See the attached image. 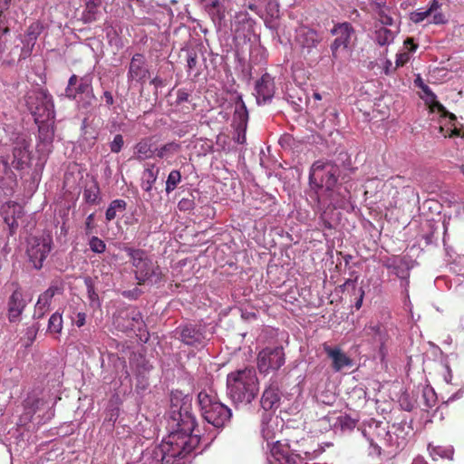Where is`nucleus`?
Segmentation results:
<instances>
[{
    "instance_id": "obj_47",
    "label": "nucleus",
    "mask_w": 464,
    "mask_h": 464,
    "mask_svg": "<svg viewBox=\"0 0 464 464\" xmlns=\"http://www.w3.org/2000/svg\"><path fill=\"white\" fill-rule=\"evenodd\" d=\"M38 26L34 27V25H31L28 28V32L26 34V40L25 42H28V44L34 45L35 41L39 35V32L37 31Z\"/></svg>"
},
{
    "instance_id": "obj_27",
    "label": "nucleus",
    "mask_w": 464,
    "mask_h": 464,
    "mask_svg": "<svg viewBox=\"0 0 464 464\" xmlns=\"http://www.w3.org/2000/svg\"><path fill=\"white\" fill-rule=\"evenodd\" d=\"M181 149V145L177 141H170L156 149V156L160 159H168L174 156Z\"/></svg>"
},
{
    "instance_id": "obj_50",
    "label": "nucleus",
    "mask_w": 464,
    "mask_h": 464,
    "mask_svg": "<svg viewBox=\"0 0 464 464\" xmlns=\"http://www.w3.org/2000/svg\"><path fill=\"white\" fill-rule=\"evenodd\" d=\"M432 20L430 22V24H444L447 23V19L441 12H439L438 10L432 14Z\"/></svg>"
},
{
    "instance_id": "obj_57",
    "label": "nucleus",
    "mask_w": 464,
    "mask_h": 464,
    "mask_svg": "<svg viewBox=\"0 0 464 464\" xmlns=\"http://www.w3.org/2000/svg\"><path fill=\"white\" fill-rule=\"evenodd\" d=\"M38 329H39V326L37 324L27 328L26 335L31 342H33L34 340L36 334L38 332Z\"/></svg>"
},
{
    "instance_id": "obj_23",
    "label": "nucleus",
    "mask_w": 464,
    "mask_h": 464,
    "mask_svg": "<svg viewBox=\"0 0 464 464\" xmlns=\"http://www.w3.org/2000/svg\"><path fill=\"white\" fill-rule=\"evenodd\" d=\"M160 169L156 167L155 164L148 165L147 168L142 172L141 188L149 195L151 194L153 186L157 181Z\"/></svg>"
},
{
    "instance_id": "obj_40",
    "label": "nucleus",
    "mask_w": 464,
    "mask_h": 464,
    "mask_svg": "<svg viewBox=\"0 0 464 464\" xmlns=\"http://www.w3.org/2000/svg\"><path fill=\"white\" fill-rule=\"evenodd\" d=\"M436 454L440 456L442 459H453L454 450L451 446L449 447H442V446H437L432 448L431 455Z\"/></svg>"
},
{
    "instance_id": "obj_3",
    "label": "nucleus",
    "mask_w": 464,
    "mask_h": 464,
    "mask_svg": "<svg viewBox=\"0 0 464 464\" xmlns=\"http://www.w3.org/2000/svg\"><path fill=\"white\" fill-rule=\"evenodd\" d=\"M269 420V414H263L261 420V434L264 440H266L267 446L272 443L270 450L271 456L279 464H298L299 461L304 459V458H302V454H304L305 457L313 455V458H315L322 452L321 450H314L311 453L304 449H297L296 445H298L299 442H302V445L306 442V440L304 438H302L301 440L288 439L286 444H281L278 440L273 441L274 434L270 430Z\"/></svg>"
},
{
    "instance_id": "obj_24",
    "label": "nucleus",
    "mask_w": 464,
    "mask_h": 464,
    "mask_svg": "<svg viewBox=\"0 0 464 464\" xmlns=\"http://www.w3.org/2000/svg\"><path fill=\"white\" fill-rule=\"evenodd\" d=\"M101 4L102 0H87L85 9L82 12V20L85 24H90L99 19Z\"/></svg>"
},
{
    "instance_id": "obj_59",
    "label": "nucleus",
    "mask_w": 464,
    "mask_h": 464,
    "mask_svg": "<svg viewBox=\"0 0 464 464\" xmlns=\"http://www.w3.org/2000/svg\"><path fill=\"white\" fill-rule=\"evenodd\" d=\"M396 263H397V256H393V257H391V258H387L383 262V266L387 269L392 270L394 268Z\"/></svg>"
},
{
    "instance_id": "obj_60",
    "label": "nucleus",
    "mask_w": 464,
    "mask_h": 464,
    "mask_svg": "<svg viewBox=\"0 0 464 464\" xmlns=\"http://www.w3.org/2000/svg\"><path fill=\"white\" fill-rule=\"evenodd\" d=\"M225 7L224 5L221 3L220 0H212L208 5L207 10L208 9H217V8H222Z\"/></svg>"
},
{
    "instance_id": "obj_45",
    "label": "nucleus",
    "mask_w": 464,
    "mask_h": 464,
    "mask_svg": "<svg viewBox=\"0 0 464 464\" xmlns=\"http://www.w3.org/2000/svg\"><path fill=\"white\" fill-rule=\"evenodd\" d=\"M178 208L180 211L192 210L195 208L194 198H183L178 203Z\"/></svg>"
},
{
    "instance_id": "obj_18",
    "label": "nucleus",
    "mask_w": 464,
    "mask_h": 464,
    "mask_svg": "<svg viewBox=\"0 0 464 464\" xmlns=\"http://www.w3.org/2000/svg\"><path fill=\"white\" fill-rule=\"evenodd\" d=\"M368 335H371L376 343H379V355L382 360L385 358L388 353L386 343L389 339L387 331L383 326L379 324H369L365 327Z\"/></svg>"
},
{
    "instance_id": "obj_13",
    "label": "nucleus",
    "mask_w": 464,
    "mask_h": 464,
    "mask_svg": "<svg viewBox=\"0 0 464 464\" xmlns=\"http://www.w3.org/2000/svg\"><path fill=\"white\" fill-rule=\"evenodd\" d=\"M31 139L24 133H19L14 140L12 165L16 169H24L29 166L31 161V151L29 150Z\"/></svg>"
},
{
    "instance_id": "obj_28",
    "label": "nucleus",
    "mask_w": 464,
    "mask_h": 464,
    "mask_svg": "<svg viewBox=\"0 0 464 464\" xmlns=\"http://www.w3.org/2000/svg\"><path fill=\"white\" fill-rule=\"evenodd\" d=\"M440 4L438 0H433L429 8L423 11H416L411 14V20L415 24H420L426 18L430 17L434 12L440 8Z\"/></svg>"
},
{
    "instance_id": "obj_58",
    "label": "nucleus",
    "mask_w": 464,
    "mask_h": 464,
    "mask_svg": "<svg viewBox=\"0 0 464 464\" xmlns=\"http://www.w3.org/2000/svg\"><path fill=\"white\" fill-rule=\"evenodd\" d=\"M141 291L138 288H135L133 290H130V291H125L123 292V295L125 297H128V298H132V299H136L139 297V295H140Z\"/></svg>"
},
{
    "instance_id": "obj_34",
    "label": "nucleus",
    "mask_w": 464,
    "mask_h": 464,
    "mask_svg": "<svg viewBox=\"0 0 464 464\" xmlns=\"http://www.w3.org/2000/svg\"><path fill=\"white\" fill-rule=\"evenodd\" d=\"M181 182V174L178 169H173L169 172L167 180L165 191L169 195L176 189L178 185Z\"/></svg>"
},
{
    "instance_id": "obj_16",
    "label": "nucleus",
    "mask_w": 464,
    "mask_h": 464,
    "mask_svg": "<svg viewBox=\"0 0 464 464\" xmlns=\"http://www.w3.org/2000/svg\"><path fill=\"white\" fill-rule=\"evenodd\" d=\"M27 305L24 294L18 285L13 291L7 302V316L10 323L20 321L21 315Z\"/></svg>"
},
{
    "instance_id": "obj_11",
    "label": "nucleus",
    "mask_w": 464,
    "mask_h": 464,
    "mask_svg": "<svg viewBox=\"0 0 464 464\" xmlns=\"http://www.w3.org/2000/svg\"><path fill=\"white\" fill-rule=\"evenodd\" d=\"M285 355L283 347H266L257 356V368L260 373H268L270 371H277L284 365Z\"/></svg>"
},
{
    "instance_id": "obj_20",
    "label": "nucleus",
    "mask_w": 464,
    "mask_h": 464,
    "mask_svg": "<svg viewBox=\"0 0 464 464\" xmlns=\"http://www.w3.org/2000/svg\"><path fill=\"white\" fill-rule=\"evenodd\" d=\"M296 41L303 49L311 52L312 49L315 48L320 44L322 37L315 30L303 27L297 32Z\"/></svg>"
},
{
    "instance_id": "obj_61",
    "label": "nucleus",
    "mask_w": 464,
    "mask_h": 464,
    "mask_svg": "<svg viewBox=\"0 0 464 464\" xmlns=\"http://www.w3.org/2000/svg\"><path fill=\"white\" fill-rule=\"evenodd\" d=\"M363 295H364V291L363 289L361 287L359 289V297L358 299L356 300L355 304H354V306L355 308L358 310L362 307V300H363Z\"/></svg>"
},
{
    "instance_id": "obj_6",
    "label": "nucleus",
    "mask_w": 464,
    "mask_h": 464,
    "mask_svg": "<svg viewBox=\"0 0 464 464\" xmlns=\"http://www.w3.org/2000/svg\"><path fill=\"white\" fill-rule=\"evenodd\" d=\"M198 403L203 419L216 429H222L230 422L231 409L219 401L212 391L198 392Z\"/></svg>"
},
{
    "instance_id": "obj_31",
    "label": "nucleus",
    "mask_w": 464,
    "mask_h": 464,
    "mask_svg": "<svg viewBox=\"0 0 464 464\" xmlns=\"http://www.w3.org/2000/svg\"><path fill=\"white\" fill-rule=\"evenodd\" d=\"M59 291V287L57 286H50L48 289H46L43 294H41L38 297V300L36 302V306L38 309H41L42 307L45 308L46 310L49 309V306L51 304L52 299L55 295V294Z\"/></svg>"
},
{
    "instance_id": "obj_2",
    "label": "nucleus",
    "mask_w": 464,
    "mask_h": 464,
    "mask_svg": "<svg viewBox=\"0 0 464 464\" xmlns=\"http://www.w3.org/2000/svg\"><path fill=\"white\" fill-rule=\"evenodd\" d=\"M339 173V167L331 161L318 160L312 165L309 185L314 192L311 198L319 205H332L334 208H342L344 205L349 191L346 188L341 191V188L336 187Z\"/></svg>"
},
{
    "instance_id": "obj_41",
    "label": "nucleus",
    "mask_w": 464,
    "mask_h": 464,
    "mask_svg": "<svg viewBox=\"0 0 464 464\" xmlns=\"http://www.w3.org/2000/svg\"><path fill=\"white\" fill-rule=\"evenodd\" d=\"M90 249L97 254H102L106 249V244L103 240L99 238L98 237H92L89 241Z\"/></svg>"
},
{
    "instance_id": "obj_21",
    "label": "nucleus",
    "mask_w": 464,
    "mask_h": 464,
    "mask_svg": "<svg viewBox=\"0 0 464 464\" xmlns=\"http://www.w3.org/2000/svg\"><path fill=\"white\" fill-rule=\"evenodd\" d=\"M248 122V111L241 96L237 97L233 114V126L235 129H246Z\"/></svg>"
},
{
    "instance_id": "obj_48",
    "label": "nucleus",
    "mask_w": 464,
    "mask_h": 464,
    "mask_svg": "<svg viewBox=\"0 0 464 464\" xmlns=\"http://www.w3.org/2000/svg\"><path fill=\"white\" fill-rule=\"evenodd\" d=\"M246 129H235L234 140L238 144H244L246 142Z\"/></svg>"
},
{
    "instance_id": "obj_43",
    "label": "nucleus",
    "mask_w": 464,
    "mask_h": 464,
    "mask_svg": "<svg viewBox=\"0 0 464 464\" xmlns=\"http://www.w3.org/2000/svg\"><path fill=\"white\" fill-rule=\"evenodd\" d=\"M124 145V140L121 134L114 136L113 140L110 143L111 151L113 153H119Z\"/></svg>"
},
{
    "instance_id": "obj_9",
    "label": "nucleus",
    "mask_w": 464,
    "mask_h": 464,
    "mask_svg": "<svg viewBox=\"0 0 464 464\" xmlns=\"http://www.w3.org/2000/svg\"><path fill=\"white\" fill-rule=\"evenodd\" d=\"M330 33L335 36L330 45L331 59L335 63L341 59L344 51L352 49L353 42L356 40V34L353 26L348 22L335 24Z\"/></svg>"
},
{
    "instance_id": "obj_17",
    "label": "nucleus",
    "mask_w": 464,
    "mask_h": 464,
    "mask_svg": "<svg viewBox=\"0 0 464 464\" xmlns=\"http://www.w3.org/2000/svg\"><path fill=\"white\" fill-rule=\"evenodd\" d=\"M255 91L257 104H266L271 102L275 94V82L271 75L263 74L256 82Z\"/></svg>"
},
{
    "instance_id": "obj_30",
    "label": "nucleus",
    "mask_w": 464,
    "mask_h": 464,
    "mask_svg": "<svg viewBox=\"0 0 464 464\" xmlns=\"http://www.w3.org/2000/svg\"><path fill=\"white\" fill-rule=\"evenodd\" d=\"M100 188L96 182L85 186L83 191V198L88 204H98L100 200Z\"/></svg>"
},
{
    "instance_id": "obj_5",
    "label": "nucleus",
    "mask_w": 464,
    "mask_h": 464,
    "mask_svg": "<svg viewBox=\"0 0 464 464\" xmlns=\"http://www.w3.org/2000/svg\"><path fill=\"white\" fill-rule=\"evenodd\" d=\"M122 250L130 257V262L134 267V276L138 285H156L160 282L161 269L157 263L150 258L146 251L128 246H123Z\"/></svg>"
},
{
    "instance_id": "obj_32",
    "label": "nucleus",
    "mask_w": 464,
    "mask_h": 464,
    "mask_svg": "<svg viewBox=\"0 0 464 464\" xmlns=\"http://www.w3.org/2000/svg\"><path fill=\"white\" fill-rule=\"evenodd\" d=\"M127 203L123 199L112 200L105 213L106 220L111 221L115 218L117 212H123L126 209Z\"/></svg>"
},
{
    "instance_id": "obj_8",
    "label": "nucleus",
    "mask_w": 464,
    "mask_h": 464,
    "mask_svg": "<svg viewBox=\"0 0 464 464\" xmlns=\"http://www.w3.org/2000/svg\"><path fill=\"white\" fill-rule=\"evenodd\" d=\"M25 102L35 123L47 122L55 116L53 96L46 89H35L27 93Z\"/></svg>"
},
{
    "instance_id": "obj_49",
    "label": "nucleus",
    "mask_w": 464,
    "mask_h": 464,
    "mask_svg": "<svg viewBox=\"0 0 464 464\" xmlns=\"http://www.w3.org/2000/svg\"><path fill=\"white\" fill-rule=\"evenodd\" d=\"M266 11L271 17L278 16L279 5L276 1H269L266 5Z\"/></svg>"
},
{
    "instance_id": "obj_51",
    "label": "nucleus",
    "mask_w": 464,
    "mask_h": 464,
    "mask_svg": "<svg viewBox=\"0 0 464 464\" xmlns=\"http://www.w3.org/2000/svg\"><path fill=\"white\" fill-rule=\"evenodd\" d=\"M409 60L410 54L408 53H398L395 61L396 67L403 66Z\"/></svg>"
},
{
    "instance_id": "obj_64",
    "label": "nucleus",
    "mask_w": 464,
    "mask_h": 464,
    "mask_svg": "<svg viewBox=\"0 0 464 464\" xmlns=\"http://www.w3.org/2000/svg\"><path fill=\"white\" fill-rule=\"evenodd\" d=\"M411 464H428V462L422 457H417Z\"/></svg>"
},
{
    "instance_id": "obj_29",
    "label": "nucleus",
    "mask_w": 464,
    "mask_h": 464,
    "mask_svg": "<svg viewBox=\"0 0 464 464\" xmlns=\"http://www.w3.org/2000/svg\"><path fill=\"white\" fill-rule=\"evenodd\" d=\"M394 39V32L386 27L381 25L380 27L376 26L375 29V41L381 46L390 44L393 42Z\"/></svg>"
},
{
    "instance_id": "obj_39",
    "label": "nucleus",
    "mask_w": 464,
    "mask_h": 464,
    "mask_svg": "<svg viewBox=\"0 0 464 464\" xmlns=\"http://www.w3.org/2000/svg\"><path fill=\"white\" fill-rule=\"evenodd\" d=\"M198 65V53L194 49L187 50V72L191 74L195 72Z\"/></svg>"
},
{
    "instance_id": "obj_44",
    "label": "nucleus",
    "mask_w": 464,
    "mask_h": 464,
    "mask_svg": "<svg viewBox=\"0 0 464 464\" xmlns=\"http://www.w3.org/2000/svg\"><path fill=\"white\" fill-rule=\"evenodd\" d=\"M416 86H418L419 88H420L422 90V92L425 93V95L427 96V98L430 100V101H434L436 99V95L434 94V92L430 90V88L426 85L421 78L418 77L415 81H414Z\"/></svg>"
},
{
    "instance_id": "obj_22",
    "label": "nucleus",
    "mask_w": 464,
    "mask_h": 464,
    "mask_svg": "<svg viewBox=\"0 0 464 464\" xmlns=\"http://www.w3.org/2000/svg\"><path fill=\"white\" fill-rule=\"evenodd\" d=\"M411 266L410 257L397 256V263L392 272L401 280V285L402 287L406 288L409 285L410 270Z\"/></svg>"
},
{
    "instance_id": "obj_54",
    "label": "nucleus",
    "mask_w": 464,
    "mask_h": 464,
    "mask_svg": "<svg viewBox=\"0 0 464 464\" xmlns=\"http://www.w3.org/2000/svg\"><path fill=\"white\" fill-rule=\"evenodd\" d=\"M434 392L432 390L430 391H425L424 393H423V397L425 398L426 400V405L428 407H432L434 406V402H435V399H434Z\"/></svg>"
},
{
    "instance_id": "obj_12",
    "label": "nucleus",
    "mask_w": 464,
    "mask_h": 464,
    "mask_svg": "<svg viewBox=\"0 0 464 464\" xmlns=\"http://www.w3.org/2000/svg\"><path fill=\"white\" fill-rule=\"evenodd\" d=\"M176 335L184 344L193 347H203L208 338L205 326L201 324H185L176 329Z\"/></svg>"
},
{
    "instance_id": "obj_53",
    "label": "nucleus",
    "mask_w": 464,
    "mask_h": 464,
    "mask_svg": "<svg viewBox=\"0 0 464 464\" xmlns=\"http://www.w3.org/2000/svg\"><path fill=\"white\" fill-rule=\"evenodd\" d=\"M101 98L105 101V105L107 107H111L114 104L113 95H112L111 92H110L108 90L103 91Z\"/></svg>"
},
{
    "instance_id": "obj_10",
    "label": "nucleus",
    "mask_w": 464,
    "mask_h": 464,
    "mask_svg": "<svg viewBox=\"0 0 464 464\" xmlns=\"http://www.w3.org/2000/svg\"><path fill=\"white\" fill-rule=\"evenodd\" d=\"M53 248V239L50 236L30 237L26 241V256L29 263L36 270H40L44 260Z\"/></svg>"
},
{
    "instance_id": "obj_42",
    "label": "nucleus",
    "mask_w": 464,
    "mask_h": 464,
    "mask_svg": "<svg viewBox=\"0 0 464 464\" xmlns=\"http://www.w3.org/2000/svg\"><path fill=\"white\" fill-rule=\"evenodd\" d=\"M225 12L226 7L217 8V9H208V13L211 16L212 21L217 24H220L222 21L225 19Z\"/></svg>"
},
{
    "instance_id": "obj_4",
    "label": "nucleus",
    "mask_w": 464,
    "mask_h": 464,
    "mask_svg": "<svg viewBox=\"0 0 464 464\" xmlns=\"http://www.w3.org/2000/svg\"><path fill=\"white\" fill-rule=\"evenodd\" d=\"M259 392V382L253 367L231 372L227 376V394L235 405L251 403Z\"/></svg>"
},
{
    "instance_id": "obj_56",
    "label": "nucleus",
    "mask_w": 464,
    "mask_h": 464,
    "mask_svg": "<svg viewBox=\"0 0 464 464\" xmlns=\"http://www.w3.org/2000/svg\"><path fill=\"white\" fill-rule=\"evenodd\" d=\"M85 321H86V314L83 313V312H79L77 313L76 314V318H75V324L78 326V327H82L85 324Z\"/></svg>"
},
{
    "instance_id": "obj_35",
    "label": "nucleus",
    "mask_w": 464,
    "mask_h": 464,
    "mask_svg": "<svg viewBox=\"0 0 464 464\" xmlns=\"http://www.w3.org/2000/svg\"><path fill=\"white\" fill-rule=\"evenodd\" d=\"M63 329V317L58 312L51 315L48 321L47 332L49 334H61Z\"/></svg>"
},
{
    "instance_id": "obj_62",
    "label": "nucleus",
    "mask_w": 464,
    "mask_h": 464,
    "mask_svg": "<svg viewBox=\"0 0 464 464\" xmlns=\"http://www.w3.org/2000/svg\"><path fill=\"white\" fill-rule=\"evenodd\" d=\"M46 311L47 310L45 308L42 307L41 309H38L37 306L35 305L34 318H35V319L42 318L44 315Z\"/></svg>"
},
{
    "instance_id": "obj_14",
    "label": "nucleus",
    "mask_w": 464,
    "mask_h": 464,
    "mask_svg": "<svg viewBox=\"0 0 464 464\" xmlns=\"http://www.w3.org/2000/svg\"><path fill=\"white\" fill-rule=\"evenodd\" d=\"M281 392L277 377L276 375L269 379L263 392L260 405L266 411L276 410L280 406Z\"/></svg>"
},
{
    "instance_id": "obj_46",
    "label": "nucleus",
    "mask_w": 464,
    "mask_h": 464,
    "mask_svg": "<svg viewBox=\"0 0 464 464\" xmlns=\"http://www.w3.org/2000/svg\"><path fill=\"white\" fill-rule=\"evenodd\" d=\"M377 14H378L379 21L381 22L382 26L392 25L393 24L392 17L390 16L383 8L379 7V11H378Z\"/></svg>"
},
{
    "instance_id": "obj_26",
    "label": "nucleus",
    "mask_w": 464,
    "mask_h": 464,
    "mask_svg": "<svg viewBox=\"0 0 464 464\" xmlns=\"http://www.w3.org/2000/svg\"><path fill=\"white\" fill-rule=\"evenodd\" d=\"M134 154L140 161L151 158L153 151L150 140L144 139L139 141L134 147Z\"/></svg>"
},
{
    "instance_id": "obj_25",
    "label": "nucleus",
    "mask_w": 464,
    "mask_h": 464,
    "mask_svg": "<svg viewBox=\"0 0 464 464\" xmlns=\"http://www.w3.org/2000/svg\"><path fill=\"white\" fill-rule=\"evenodd\" d=\"M44 404L45 401L43 399L37 397L34 393H30L24 401V408L26 411L25 413L32 417L42 409Z\"/></svg>"
},
{
    "instance_id": "obj_19",
    "label": "nucleus",
    "mask_w": 464,
    "mask_h": 464,
    "mask_svg": "<svg viewBox=\"0 0 464 464\" xmlns=\"http://www.w3.org/2000/svg\"><path fill=\"white\" fill-rule=\"evenodd\" d=\"M324 352L332 360V367L335 372H340L345 367L353 366V360L348 357L340 348L324 345Z\"/></svg>"
},
{
    "instance_id": "obj_38",
    "label": "nucleus",
    "mask_w": 464,
    "mask_h": 464,
    "mask_svg": "<svg viewBox=\"0 0 464 464\" xmlns=\"http://www.w3.org/2000/svg\"><path fill=\"white\" fill-rule=\"evenodd\" d=\"M127 317L131 320V323L129 325L131 329L137 328L138 331L143 330L145 325L141 314L139 311H131L130 313L127 314Z\"/></svg>"
},
{
    "instance_id": "obj_63",
    "label": "nucleus",
    "mask_w": 464,
    "mask_h": 464,
    "mask_svg": "<svg viewBox=\"0 0 464 464\" xmlns=\"http://www.w3.org/2000/svg\"><path fill=\"white\" fill-rule=\"evenodd\" d=\"M356 281H357V276H355L354 279H352V278H349L347 279L344 284H343V287H352L353 289H355V286H356Z\"/></svg>"
},
{
    "instance_id": "obj_52",
    "label": "nucleus",
    "mask_w": 464,
    "mask_h": 464,
    "mask_svg": "<svg viewBox=\"0 0 464 464\" xmlns=\"http://www.w3.org/2000/svg\"><path fill=\"white\" fill-rule=\"evenodd\" d=\"M188 97H189V94H188V92L186 90L179 89L177 92L176 103L177 104H180L182 102H188Z\"/></svg>"
},
{
    "instance_id": "obj_33",
    "label": "nucleus",
    "mask_w": 464,
    "mask_h": 464,
    "mask_svg": "<svg viewBox=\"0 0 464 464\" xmlns=\"http://www.w3.org/2000/svg\"><path fill=\"white\" fill-rule=\"evenodd\" d=\"M37 124H39V140L44 144H51L54 136L53 127L47 122H38Z\"/></svg>"
},
{
    "instance_id": "obj_1",
    "label": "nucleus",
    "mask_w": 464,
    "mask_h": 464,
    "mask_svg": "<svg viewBox=\"0 0 464 464\" xmlns=\"http://www.w3.org/2000/svg\"><path fill=\"white\" fill-rule=\"evenodd\" d=\"M195 427L192 396L178 390L172 392L168 418V438L143 454L142 464H173L176 459L184 458L199 443V435L193 434Z\"/></svg>"
},
{
    "instance_id": "obj_37",
    "label": "nucleus",
    "mask_w": 464,
    "mask_h": 464,
    "mask_svg": "<svg viewBox=\"0 0 464 464\" xmlns=\"http://www.w3.org/2000/svg\"><path fill=\"white\" fill-rule=\"evenodd\" d=\"M335 426L341 428L342 430H353L356 426V420L348 415H342L337 418Z\"/></svg>"
},
{
    "instance_id": "obj_7",
    "label": "nucleus",
    "mask_w": 464,
    "mask_h": 464,
    "mask_svg": "<svg viewBox=\"0 0 464 464\" xmlns=\"http://www.w3.org/2000/svg\"><path fill=\"white\" fill-rule=\"evenodd\" d=\"M93 77L91 74L71 75L64 90V96L75 101L80 111L88 113L93 108L96 96L92 87Z\"/></svg>"
},
{
    "instance_id": "obj_15",
    "label": "nucleus",
    "mask_w": 464,
    "mask_h": 464,
    "mask_svg": "<svg viewBox=\"0 0 464 464\" xmlns=\"http://www.w3.org/2000/svg\"><path fill=\"white\" fill-rule=\"evenodd\" d=\"M150 76L146 58L141 53H135L130 63L128 70V82L132 81L143 83Z\"/></svg>"
},
{
    "instance_id": "obj_36",
    "label": "nucleus",
    "mask_w": 464,
    "mask_h": 464,
    "mask_svg": "<svg viewBox=\"0 0 464 464\" xmlns=\"http://www.w3.org/2000/svg\"><path fill=\"white\" fill-rule=\"evenodd\" d=\"M84 285L87 289V295L91 304L93 305L94 304H97V305H100L99 295L95 291L94 280L90 276H86L84 278Z\"/></svg>"
},
{
    "instance_id": "obj_55",
    "label": "nucleus",
    "mask_w": 464,
    "mask_h": 464,
    "mask_svg": "<svg viewBox=\"0 0 464 464\" xmlns=\"http://www.w3.org/2000/svg\"><path fill=\"white\" fill-rule=\"evenodd\" d=\"M34 46V45L28 44V42H26L25 46L23 47L21 50L19 60L26 59L27 57H29L32 53Z\"/></svg>"
}]
</instances>
